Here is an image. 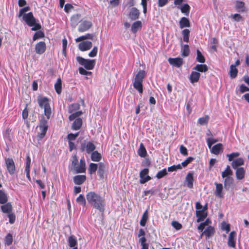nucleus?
<instances>
[{"instance_id": "f704fd0d", "label": "nucleus", "mask_w": 249, "mask_h": 249, "mask_svg": "<svg viewBox=\"0 0 249 249\" xmlns=\"http://www.w3.org/2000/svg\"><path fill=\"white\" fill-rule=\"evenodd\" d=\"M80 19V15L77 14L72 16L71 18V24L73 27H75Z\"/></svg>"}, {"instance_id": "69168bd1", "label": "nucleus", "mask_w": 249, "mask_h": 249, "mask_svg": "<svg viewBox=\"0 0 249 249\" xmlns=\"http://www.w3.org/2000/svg\"><path fill=\"white\" fill-rule=\"evenodd\" d=\"M217 142V140L213 139V138H207V144L210 149L212 148V145Z\"/></svg>"}, {"instance_id": "4be33fe9", "label": "nucleus", "mask_w": 249, "mask_h": 249, "mask_svg": "<svg viewBox=\"0 0 249 249\" xmlns=\"http://www.w3.org/2000/svg\"><path fill=\"white\" fill-rule=\"evenodd\" d=\"M245 170L243 167H239L236 169L235 172L236 177L237 179L241 180L245 177Z\"/></svg>"}, {"instance_id": "6ab92c4d", "label": "nucleus", "mask_w": 249, "mask_h": 249, "mask_svg": "<svg viewBox=\"0 0 249 249\" xmlns=\"http://www.w3.org/2000/svg\"><path fill=\"white\" fill-rule=\"evenodd\" d=\"M0 206V209L3 213H9L12 212L13 207L10 203H6Z\"/></svg>"}, {"instance_id": "72a5a7b5", "label": "nucleus", "mask_w": 249, "mask_h": 249, "mask_svg": "<svg viewBox=\"0 0 249 249\" xmlns=\"http://www.w3.org/2000/svg\"><path fill=\"white\" fill-rule=\"evenodd\" d=\"M233 178L231 177L226 178L224 181V188L226 190L229 189L231 185L233 183Z\"/></svg>"}, {"instance_id": "6e6552de", "label": "nucleus", "mask_w": 249, "mask_h": 249, "mask_svg": "<svg viewBox=\"0 0 249 249\" xmlns=\"http://www.w3.org/2000/svg\"><path fill=\"white\" fill-rule=\"evenodd\" d=\"M5 164L9 173L10 175H13L16 171L15 165L13 160L11 158L6 159Z\"/></svg>"}, {"instance_id": "f3484780", "label": "nucleus", "mask_w": 249, "mask_h": 249, "mask_svg": "<svg viewBox=\"0 0 249 249\" xmlns=\"http://www.w3.org/2000/svg\"><path fill=\"white\" fill-rule=\"evenodd\" d=\"M46 50V44L44 42L40 41L37 43L35 46V51L36 53L41 54Z\"/></svg>"}, {"instance_id": "3c124183", "label": "nucleus", "mask_w": 249, "mask_h": 249, "mask_svg": "<svg viewBox=\"0 0 249 249\" xmlns=\"http://www.w3.org/2000/svg\"><path fill=\"white\" fill-rule=\"evenodd\" d=\"M167 174V171L166 169H163L162 170H160L158 172V173L156 175V177L158 178H161L166 176Z\"/></svg>"}, {"instance_id": "864d4df0", "label": "nucleus", "mask_w": 249, "mask_h": 249, "mask_svg": "<svg viewBox=\"0 0 249 249\" xmlns=\"http://www.w3.org/2000/svg\"><path fill=\"white\" fill-rule=\"evenodd\" d=\"M209 117L208 116H205V117L200 118L198 119V122L201 125H204L208 122Z\"/></svg>"}, {"instance_id": "4c0bfd02", "label": "nucleus", "mask_w": 249, "mask_h": 249, "mask_svg": "<svg viewBox=\"0 0 249 249\" xmlns=\"http://www.w3.org/2000/svg\"><path fill=\"white\" fill-rule=\"evenodd\" d=\"M68 243L70 247L74 248L76 247L75 246L77 245V241L74 236L71 235L68 238Z\"/></svg>"}, {"instance_id": "b1692460", "label": "nucleus", "mask_w": 249, "mask_h": 249, "mask_svg": "<svg viewBox=\"0 0 249 249\" xmlns=\"http://www.w3.org/2000/svg\"><path fill=\"white\" fill-rule=\"evenodd\" d=\"M179 24V27L181 29L185 27H189L190 26L189 20L185 17H182L181 18Z\"/></svg>"}, {"instance_id": "5701e85b", "label": "nucleus", "mask_w": 249, "mask_h": 249, "mask_svg": "<svg viewBox=\"0 0 249 249\" xmlns=\"http://www.w3.org/2000/svg\"><path fill=\"white\" fill-rule=\"evenodd\" d=\"M139 11L137 8L133 7L129 13V17L131 19L135 20L139 18Z\"/></svg>"}, {"instance_id": "ea45409f", "label": "nucleus", "mask_w": 249, "mask_h": 249, "mask_svg": "<svg viewBox=\"0 0 249 249\" xmlns=\"http://www.w3.org/2000/svg\"><path fill=\"white\" fill-rule=\"evenodd\" d=\"M238 73V70L233 65L230 66V75L231 78H234L236 77Z\"/></svg>"}, {"instance_id": "bf43d9fd", "label": "nucleus", "mask_w": 249, "mask_h": 249, "mask_svg": "<svg viewBox=\"0 0 249 249\" xmlns=\"http://www.w3.org/2000/svg\"><path fill=\"white\" fill-rule=\"evenodd\" d=\"M7 216L9 218V222L10 224H13L15 222L16 216L13 213H11L7 214Z\"/></svg>"}, {"instance_id": "412c9836", "label": "nucleus", "mask_w": 249, "mask_h": 249, "mask_svg": "<svg viewBox=\"0 0 249 249\" xmlns=\"http://www.w3.org/2000/svg\"><path fill=\"white\" fill-rule=\"evenodd\" d=\"M193 174L192 173H189L186 176L185 178V181L187 183V186L188 188H193Z\"/></svg>"}, {"instance_id": "37998d69", "label": "nucleus", "mask_w": 249, "mask_h": 249, "mask_svg": "<svg viewBox=\"0 0 249 249\" xmlns=\"http://www.w3.org/2000/svg\"><path fill=\"white\" fill-rule=\"evenodd\" d=\"M146 241V239L144 237H142L139 239V242L142 246L141 249H148L149 245Z\"/></svg>"}, {"instance_id": "a19ab883", "label": "nucleus", "mask_w": 249, "mask_h": 249, "mask_svg": "<svg viewBox=\"0 0 249 249\" xmlns=\"http://www.w3.org/2000/svg\"><path fill=\"white\" fill-rule=\"evenodd\" d=\"M148 218V211L146 210L143 213L141 220L140 221V225L144 227L146 223V221Z\"/></svg>"}, {"instance_id": "052dcab7", "label": "nucleus", "mask_w": 249, "mask_h": 249, "mask_svg": "<svg viewBox=\"0 0 249 249\" xmlns=\"http://www.w3.org/2000/svg\"><path fill=\"white\" fill-rule=\"evenodd\" d=\"M221 229L222 230L225 231L227 232H228L230 230V225L226 223L225 222H223L221 223Z\"/></svg>"}, {"instance_id": "2f4dec72", "label": "nucleus", "mask_w": 249, "mask_h": 249, "mask_svg": "<svg viewBox=\"0 0 249 249\" xmlns=\"http://www.w3.org/2000/svg\"><path fill=\"white\" fill-rule=\"evenodd\" d=\"M232 175V171L230 168L229 165H227L225 170L222 172L221 176L222 178H226L228 177H231Z\"/></svg>"}, {"instance_id": "de8ad7c7", "label": "nucleus", "mask_w": 249, "mask_h": 249, "mask_svg": "<svg viewBox=\"0 0 249 249\" xmlns=\"http://www.w3.org/2000/svg\"><path fill=\"white\" fill-rule=\"evenodd\" d=\"M76 201L77 203L82 205L83 206H85L86 204V201L85 198L84 196L82 194H80L78 197L76 198Z\"/></svg>"}, {"instance_id": "cd10ccee", "label": "nucleus", "mask_w": 249, "mask_h": 249, "mask_svg": "<svg viewBox=\"0 0 249 249\" xmlns=\"http://www.w3.org/2000/svg\"><path fill=\"white\" fill-rule=\"evenodd\" d=\"M222 144L221 143H218L213 146L211 150L212 153L214 154L217 155L222 150Z\"/></svg>"}, {"instance_id": "c9c22d12", "label": "nucleus", "mask_w": 249, "mask_h": 249, "mask_svg": "<svg viewBox=\"0 0 249 249\" xmlns=\"http://www.w3.org/2000/svg\"><path fill=\"white\" fill-rule=\"evenodd\" d=\"M181 52L183 56H187L190 52L189 46L188 45H182L181 44Z\"/></svg>"}, {"instance_id": "aec40b11", "label": "nucleus", "mask_w": 249, "mask_h": 249, "mask_svg": "<svg viewBox=\"0 0 249 249\" xmlns=\"http://www.w3.org/2000/svg\"><path fill=\"white\" fill-rule=\"evenodd\" d=\"M86 179L85 175H77L73 177V182L76 185L82 184Z\"/></svg>"}, {"instance_id": "a18cd8bd", "label": "nucleus", "mask_w": 249, "mask_h": 249, "mask_svg": "<svg viewBox=\"0 0 249 249\" xmlns=\"http://www.w3.org/2000/svg\"><path fill=\"white\" fill-rule=\"evenodd\" d=\"M13 242V236L12 235L9 233H8L4 239V243L7 246H10L12 244Z\"/></svg>"}, {"instance_id": "423d86ee", "label": "nucleus", "mask_w": 249, "mask_h": 249, "mask_svg": "<svg viewBox=\"0 0 249 249\" xmlns=\"http://www.w3.org/2000/svg\"><path fill=\"white\" fill-rule=\"evenodd\" d=\"M76 59L78 63L86 70H92L94 69L96 63L95 59H85L81 56H77Z\"/></svg>"}, {"instance_id": "49530a36", "label": "nucleus", "mask_w": 249, "mask_h": 249, "mask_svg": "<svg viewBox=\"0 0 249 249\" xmlns=\"http://www.w3.org/2000/svg\"><path fill=\"white\" fill-rule=\"evenodd\" d=\"M196 53H197V56H196V60L199 63H204L205 61V59L203 56V55L202 54V53L200 52V51L199 50H196Z\"/></svg>"}, {"instance_id": "bb28decb", "label": "nucleus", "mask_w": 249, "mask_h": 249, "mask_svg": "<svg viewBox=\"0 0 249 249\" xmlns=\"http://www.w3.org/2000/svg\"><path fill=\"white\" fill-rule=\"evenodd\" d=\"M193 69L196 71L204 72L208 71V67L205 64H197Z\"/></svg>"}, {"instance_id": "f8f14e48", "label": "nucleus", "mask_w": 249, "mask_h": 249, "mask_svg": "<svg viewBox=\"0 0 249 249\" xmlns=\"http://www.w3.org/2000/svg\"><path fill=\"white\" fill-rule=\"evenodd\" d=\"M196 215L197 217V222H199L204 220L207 216V213L206 212L205 208H203L202 210L196 211Z\"/></svg>"}, {"instance_id": "7ed1b4c3", "label": "nucleus", "mask_w": 249, "mask_h": 249, "mask_svg": "<svg viewBox=\"0 0 249 249\" xmlns=\"http://www.w3.org/2000/svg\"><path fill=\"white\" fill-rule=\"evenodd\" d=\"M49 119L45 118L43 115L41 116L39 124L37 126L39 129L37 135V139L38 142L43 138L46 134L48 128V121Z\"/></svg>"}, {"instance_id": "f257e3e1", "label": "nucleus", "mask_w": 249, "mask_h": 249, "mask_svg": "<svg viewBox=\"0 0 249 249\" xmlns=\"http://www.w3.org/2000/svg\"><path fill=\"white\" fill-rule=\"evenodd\" d=\"M86 199L89 204L93 208L103 213L105 210L106 201L105 198L94 191L88 192Z\"/></svg>"}, {"instance_id": "4468645a", "label": "nucleus", "mask_w": 249, "mask_h": 249, "mask_svg": "<svg viewBox=\"0 0 249 249\" xmlns=\"http://www.w3.org/2000/svg\"><path fill=\"white\" fill-rule=\"evenodd\" d=\"M92 42L89 41H83L78 45L79 49L82 51H86L89 50L92 47Z\"/></svg>"}, {"instance_id": "e433bc0d", "label": "nucleus", "mask_w": 249, "mask_h": 249, "mask_svg": "<svg viewBox=\"0 0 249 249\" xmlns=\"http://www.w3.org/2000/svg\"><path fill=\"white\" fill-rule=\"evenodd\" d=\"M8 201L7 194L2 190H0V204H5Z\"/></svg>"}, {"instance_id": "6e6d98bb", "label": "nucleus", "mask_w": 249, "mask_h": 249, "mask_svg": "<svg viewBox=\"0 0 249 249\" xmlns=\"http://www.w3.org/2000/svg\"><path fill=\"white\" fill-rule=\"evenodd\" d=\"M85 69V68L84 69L83 67H79L78 69L79 73L84 75H90L91 74V72L87 71Z\"/></svg>"}, {"instance_id": "5fc2aeb1", "label": "nucleus", "mask_w": 249, "mask_h": 249, "mask_svg": "<svg viewBox=\"0 0 249 249\" xmlns=\"http://www.w3.org/2000/svg\"><path fill=\"white\" fill-rule=\"evenodd\" d=\"M85 69V68L84 69L83 67H79L78 69L79 73L84 75H90L91 74V72L87 71Z\"/></svg>"}, {"instance_id": "58836bf2", "label": "nucleus", "mask_w": 249, "mask_h": 249, "mask_svg": "<svg viewBox=\"0 0 249 249\" xmlns=\"http://www.w3.org/2000/svg\"><path fill=\"white\" fill-rule=\"evenodd\" d=\"M91 159L94 161H99L101 159V155L97 151H93L91 155Z\"/></svg>"}, {"instance_id": "39448f33", "label": "nucleus", "mask_w": 249, "mask_h": 249, "mask_svg": "<svg viewBox=\"0 0 249 249\" xmlns=\"http://www.w3.org/2000/svg\"><path fill=\"white\" fill-rule=\"evenodd\" d=\"M145 73L144 71L141 70L135 76L133 82V87L142 94L143 91L142 81L145 77Z\"/></svg>"}, {"instance_id": "f03ea898", "label": "nucleus", "mask_w": 249, "mask_h": 249, "mask_svg": "<svg viewBox=\"0 0 249 249\" xmlns=\"http://www.w3.org/2000/svg\"><path fill=\"white\" fill-rule=\"evenodd\" d=\"M37 103L39 107L44 109V114L45 118L50 119L51 114L52 110L50 105V100L46 97H42L39 96L37 97Z\"/></svg>"}, {"instance_id": "9d476101", "label": "nucleus", "mask_w": 249, "mask_h": 249, "mask_svg": "<svg viewBox=\"0 0 249 249\" xmlns=\"http://www.w3.org/2000/svg\"><path fill=\"white\" fill-rule=\"evenodd\" d=\"M236 233L235 231L231 232L228 240V245L229 247L235 248L236 246Z\"/></svg>"}, {"instance_id": "680f3d73", "label": "nucleus", "mask_w": 249, "mask_h": 249, "mask_svg": "<svg viewBox=\"0 0 249 249\" xmlns=\"http://www.w3.org/2000/svg\"><path fill=\"white\" fill-rule=\"evenodd\" d=\"M78 164V160L77 157L76 155H74L72 156V161L71 162V168L72 169L76 166V165Z\"/></svg>"}, {"instance_id": "a878e982", "label": "nucleus", "mask_w": 249, "mask_h": 249, "mask_svg": "<svg viewBox=\"0 0 249 249\" xmlns=\"http://www.w3.org/2000/svg\"><path fill=\"white\" fill-rule=\"evenodd\" d=\"M214 233V229L211 226H209L204 230L203 232L201 234V236L204 234L206 236V238H209Z\"/></svg>"}, {"instance_id": "4d7b16f0", "label": "nucleus", "mask_w": 249, "mask_h": 249, "mask_svg": "<svg viewBox=\"0 0 249 249\" xmlns=\"http://www.w3.org/2000/svg\"><path fill=\"white\" fill-rule=\"evenodd\" d=\"M98 52V47L94 46L92 50L89 53V56L90 57H93L96 56Z\"/></svg>"}, {"instance_id": "ddd939ff", "label": "nucleus", "mask_w": 249, "mask_h": 249, "mask_svg": "<svg viewBox=\"0 0 249 249\" xmlns=\"http://www.w3.org/2000/svg\"><path fill=\"white\" fill-rule=\"evenodd\" d=\"M215 185V190L214 191V195L218 198H222L224 196L223 193V186L222 184L218 183L216 182H214Z\"/></svg>"}, {"instance_id": "0e129e2a", "label": "nucleus", "mask_w": 249, "mask_h": 249, "mask_svg": "<svg viewBox=\"0 0 249 249\" xmlns=\"http://www.w3.org/2000/svg\"><path fill=\"white\" fill-rule=\"evenodd\" d=\"M193 160V158L192 157L188 158L185 160L183 161L180 164L181 165V168L182 167H185L187 165L190 163Z\"/></svg>"}, {"instance_id": "8fccbe9b", "label": "nucleus", "mask_w": 249, "mask_h": 249, "mask_svg": "<svg viewBox=\"0 0 249 249\" xmlns=\"http://www.w3.org/2000/svg\"><path fill=\"white\" fill-rule=\"evenodd\" d=\"M97 169V164L96 163H91L89 164V172L90 174H92L95 173Z\"/></svg>"}, {"instance_id": "473e14b6", "label": "nucleus", "mask_w": 249, "mask_h": 249, "mask_svg": "<svg viewBox=\"0 0 249 249\" xmlns=\"http://www.w3.org/2000/svg\"><path fill=\"white\" fill-rule=\"evenodd\" d=\"M235 7L238 12H244L246 11L245 3L241 1H236L235 2Z\"/></svg>"}, {"instance_id": "e2e57ef3", "label": "nucleus", "mask_w": 249, "mask_h": 249, "mask_svg": "<svg viewBox=\"0 0 249 249\" xmlns=\"http://www.w3.org/2000/svg\"><path fill=\"white\" fill-rule=\"evenodd\" d=\"M78 135L79 133H77L75 134H69L67 136V138L69 140V142H71V141L75 140V139L78 137Z\"/></svg>"}, {"instance_id": "0eeeda50", "label": "nucleus", "mask_w": 249, "mask_h": 249, "mask_svg": "<svg viewBox=\"0 0 249 249\" xmlns=\"http://www.w3.org/2000/svg\"><path fill=\"white\" fill-rule=\"evenodd\" d=\"M81 114L82 111H78L74 112L69 116L70 121H72L75 119L72 125V129L74 130L79 129L82 124V120L81 118H78L76 119V117L81 115Z\"/></svg>"}, {"instance_id": "c85d7f7f", "label": "nucleus", "mask_w": 249, "mask_h": 249, "mask_svg": "<svg viewBox=\"0 0 249 249\" xmlns=\"http://www.w3.org/2000/svg\"><path fill=\"white\" fill-rule=\"evenodd\" d=\"M142 25L141 21L134 22L131 26V31L133 33H136L139 29L142 28Z\"/></svg>"}, {"instance_id": "09e8293b", "label": "nucleus", "mask_w": 249, "mask_h": 249, "mask_svg": "<svg viewBox=\"0 0 249 249\" xmlns=\"http://www.w3.org/2000/svg\"><path fill=\"white\" fill-rule=\"evenodd\" d=\"M179 8H180L181 12L185 14L186 15H187L188 14L190 9V7L189 5L187 3L184 4Z\"/></svg>"}, {"instance_id": "1a4fd4ad", "label": "nucleus", "mask_w": 249, "mask_h": 249, "mask_svg": "<svg viewBox=\"0 0 249 249\" xmlns=\"http://www.w3.org/2000/svg\"><path fill=\"white\" fill-rule=\"evenodd\" d=\"M148 172L149 170L147 168H144L140 172V182L141 184H144L151 179V177L148 175Z\"/></svg>"}, {"instance_id": "393cba45", "label": "nucleus", "mask_w": 249, "mask_h": 249, "mask_svg": "<svg viewBox=\"0 0 249 249\" xmlns=\"http://www.w3.org/2000/svg\"><path fill=\"white\" fill-rule=\"evenodd\" d=\"M244 161L242 158H238L233 160L231 163V166L233 169H237V167L244 165Z\"/></svg>"}, {"instance_id": "9b49d317", "label": "nucleus", "mask_w": 249, "mask_h": 249, "mask_svg": "<svg viewBox=\"0 0 249 249\" xmlns=\"http://www.w3.org/2000/svg\"><path fill=\"white\" fill-rule=\"evenodd\" d=\"M92 26V23L89 20L83 21L79 26L78 31L79 32H84L88 30Z\"/></svg>"}, {"instance_id": "a211bd4d", "label": "nucleus", "mask_w": 249, "mask_h": 249, "mask_svg": "<svg viewBox=\"0 0 249 249\" xmlns=\"http://www.w3.org/2000/svg\"><path fill=\"white\" fill-rule=\"evenodd\" d=\"M200 76V73L195 71H192L189 77V80L192 84L196 83L199 81Z\"/></svg>"}, {"instance_id": "7c9ffc66", "label": "nucleus", "mask_w": 249, "mask_h": 249, "mask_svg": "<svg viewBox=\"0 0 249 249\" xmlns=\"http://www.w3.org/2000/svg\"><path fill=\"white\" fill-rule=\"evenodd\" d=\"M54 89L56 92L58 94H60L62 90V81L60 78L57 79L56 83L54 84Z\"/></svg>"}, {"instance_id": "20e7f679", "label": "nucleus", "mask_w": 249, "mask_h": 249, "mask_svg": "<svg viewBox=\"0 0 249 249\" xmlns=\"http://www.w3.org/2000/svg\"><path fill=\"white\" fill-rule=\"evenodd\" d=\"M22 18L29 26L32 27V30L36 31L41 29V25L36 22V19L32 12L24 14Z\"/></svg>"}, {"instance_id": "79ce46f5", "label": "nucleus", "mask_w": 249, "mask_h": 249, "mask_svg": "<svg viewBox=\"0 0 249 249\" xmlns=\"http://www.w3.org/2000/svg\"><path fill=\"white\" fill-rule=\"evenodd\" d=\"M190 31L189 29H185L182 30V35L183 36V40L185 42H188L189 40Z\"/></svg>"}, {"instance_id": "338daca9", "label": "nucleus", "mask_w": 249, "mask_h": 249, "mask_svg": "<svg viewBox=\"0 0 249 249\" xmlns=\"http://www.w3.org/2000/svg\"><path fill=\"white\" fill-rule=\"evenodd\" d=\"M172 226L177 230H179L181 229L182 225L178 221H173L172 222Z\"/></svg>"}, {"instance_id": "774afa93", "label": "nucleus", "mask_w": 249, "mask_h": 249, "mask_svg": "<svg viewBox=\"0 0 249 249\" xmlns=\"http://www.w3.org/2000/svg\"><path fill=\"white\" fill-rule=\"evenodd\" d=\"M30 10V7L29 6L25 7L20 9L18 13V17H20L24 14V13Z\"/></svg>"}, {"instance_id": "c756f323", "label": "nucleus", "mask_w": 249, "mask_h": 249, "mask_svg": "<svg viewBox=\"0 0 249 249\" xmlns=\"http://www.w3.org/2000/svg\"><path fill=\"white\" fill-rule=\"evenodd\" d=\"M138 154L142 158L145 157L147 155V151L142 143H141L140 145L139 148L138 150Z\"/></svg>"}, {"instance_id": "c03bdc74", "label": "nucleus", "mask_w": 249, "mask_h": 249, "mask_svg": "<svg viewBox=\"0 0 249 249\" xmlns=\"http://www.w3.org/2000/svg\"><path fill=\"white\" fill-rule=\"evenodd\" d=\"M95 149V146L92 142H89L87 143L86 150L87 153H90V152L93 151Z\"/></svg>"}, {"instance_id": "13d9d810", "label": "nucleus", "mask_w": 249, "mask_h": 249, "mask_svg": "<svg viewBox=\"0 0 249 249\" xmlns=\"http://www.w3.org/2000/svg\"><path fill=\"white\" fill-rule=\"evenodd\" d=\"M44 36V34L41 31L36 32L33 36V39L34 41L37 40L38 38H42Z\"/></svg>"}, {"instance_id": "603ef678", "label": "nucleus", "mask_w": 249, "mask_h": 249, "mask_svg": "<svg viewBox=\"0 0 249 249\" xmlns=\"http://www.w3.org/2000/svg\"><path fill=\"white\" fill-rule=\"evenodd\" d=\"M181 169H182L181 164H178L177 165H173L169 167L168 168V171L171 172Z\"/></svg>"}, {"instance_id": "2eb2a0df", "label": "nucleus", "mask_w": 249, "mask_h": 249, "mask_svg": "<svg viewBox=\"0 0 249 249\" xmlns=\"http://www.w3.org/2000/svg\"><path fill=\"white\" fill-rule=\"evenodd\" d=\"M73 170L76 173H84L86 171L85 162L84 159H81L80 163H78Z\"/></svg>"}, {"instance_id": "dca6fc26", "label": "nucleus", "mask_w": 249, "mask_h": 249, "mask_svg": "<svg viewBox=\"0 0 249 249\" xmlns=\"http://www.w3.org/2000/svg\"><path fill=\"white\" fill-rule=\"evenodd\" d=\"M168 62L170 65L178 68L182 65L183 63V60L180 57L174 58H169L168 59Z\"/></svg>"}]
</instances>
